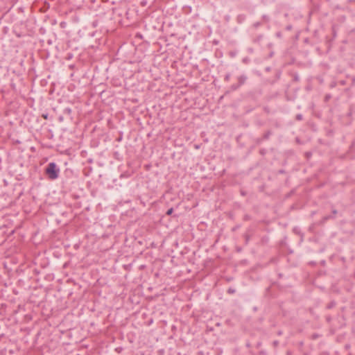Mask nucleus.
Here are the masks:
<instances>
[{
  "label": "nucleus",
  "instance_id": "1",
  "mask_svg": "<svg viewBox=\"0 0 355 355\" xmlns=\"http://www.w3.org/2000/svg\"><path fill=\"white\" fill-rule=\"evenodd\" d=\"M60 169L55 162H50L44 168V174L50 180H57L60 176Z\"/></svg>",
  "mask_w": 355,
  "mask_h": 355
},
{
  "label": "nucleus",
  "instance_id": "2",
  "mask_svg": "<svg viewBox=\"0 0 355 355\" xmlns=\"http://www.w3.org/2000/svg\"><path fill=\"white\" fill-rule=\"evenodd\" d=\"M237 79H238V83L237 84L239 85V86L241 87V85H243L245 83V81L248 79V77H247V76L243 74V75H241V76H239Z\"/></svg>",
  "mask_w": 355,
  "mask_h": 355
},
{
  "label": "nucleus",
  "instance_id": "3",
  "mask_svg": "<svg viewBox=\"0 0 355 355\" xmlns=\"http://www.w3.org/2000/svg\"><path fill=\"white\" fill-rule=\"evenodd\" d=\"M271 135H272V132L270 130H268L267 132H266L264 133L261 140H267V139H268Z\"/></svg>",
  "mask_w": 355,
  "mask_h": 355
},
{
  "label": "nucleus",
  "instance_id": "4",
  "mask_svg": "<svg viewBox=\"0 0 355 355\" xmlns=\"http://www.w3.org/2000/svg\"><path fill=\"white\" fill-rule=\"evenodd\" d=\"M262 38H263V35H258L257 37H256L255 38L253 39V42L259 43V42H261Z\"/></svg>",
  "mask_w": 355,
  "mask_h": 355
},
{
  "label": "nucleus",
  "instance_id": "5",
  "mask_svg": "<svg viewBox=\"0 0 355 355\" xmlns=\"http://www.w3.org/2000/svg\"><path fill=\"white\" fill-rule=\"evenodd\" d=\"M71 113V109L70 107H66L63 110V114L70 115Z\"/></svg>",
  "mask_w": 355,
  "mask_h": 355
},
{
  "label": "nucleus",
  "instance_id": "6",
  "mask_svg": "<svg viewBox=\"0 0 355 355\" xmlns=\"http://www.w3.org/2000/svg\"><path fill=\"white\" fill-rule=\"evenodd\" d=\"M239 87H240L239 85H238V84H233V85H231V87H230V89H231L232 91H236V90H237Z\"/></svg>",
  "mask_w": 355,
  "mask_h": 355
},
{
  "label": "nucleus",
  "instance_id": "7",
  "mask_svg": "<svg viewBox=\"0 0 355 355\" xmlns=\"http://www.w3.org/2000/svg\"><path fill=\"white\" fill-rule=\"evenodd\" d=\"M262 19H263L265 22H268V21H269V20H270V18H269V17H268V15H263L262 16Z\"/></svg>",
  "mask_w": 355,
  "mask_h": 355
},
{
  "label": "nucleus",
  "instance_id": "8",
  "mask_svg": "<svg viewBox=\"0 0 355 355\" xmlns=\"http://www.w3.org/2000/svg\"><path fill=\"white\" fill-rule=\"evenodd\" d=\"M250 61V58H248V57H245V58H243V60H242V62L244 63V64H248L249 63Z\"/></svg>",
  "mask_w": 355,
  "mask_h": 355
},
{
  "label": "nucleus",
  "instance_id": "9",
  "mask_svg": "<svg viewBox=\"0 0 355 355\" xmlns=\"http://www.w3.org/2000/svg\"><path fill=\"white\" fill-rule=\"evenodd\" d=\"M261 25V23L259 22V21H257V22H255L253 24V27L254 28H257L258 27H259Z\"/></svg>",
  "mask_w": 355,
  "mask_h": 355
},
{
  "label": "nucleus",
  "instance_id": "10",
  "mask_svg": "<svg viewBox=\"0 0 355 355\" xmlns=\"http://www.w3.org/2000/svg\"><path fill=\"white\" fill-rule=\"evenodd\" d=\"M173 212V209L170 208L169 209L167 210L166 215H168V216L171 215Z\"/></svg>",
  "mask_w": 355,
  "mask_h": 355
},
{
  "label": "nucleus",
  "instance_id": "11",
  "mask_svg": "<svg viewBox=\"0 0 355 355\" xmlns=\"http://www.w3.org/2000/svg\"><path fill=\"white\" fill-rule=\"evenodd\" d=\"M230 76H231L230 73H227L225 76V80L229 81L230 79Z\"/></svg>",
  "mask_w": 355,
  "mask_h": 355
},
{
  "label": "nucleus",
  "instance_id": "12",
  "mask_svg": "<svg viewBox=\"0 0 355 355\" xmlns=\"http://www.w3.org/2000/svg\"><path fill=\"white\" fill-rule=\"evenodd\" d=\"M302 115L301 114H298L296 115V119L298 121H301L302 119Z\"/></svg>",
  "mask_w": 355,
  "mask_h": 355
},
{
  "label": "nucleus",
  "instance_id": "13",
  "mask_svg": "<svg viewBox=\"0 0 355 355\" xmlns=\"http://www.w3.org/2000/svg\"><path fill=\"white\" fill-rule=\"evenodd\" d=\"M335 304H336L335 302H331L330 304H328L327 308L328 309H331L332 307H334L335 306Z\"/></svg>",
  "mask_w": 355,
  "mask_h": 355
},
{
  "label": "nucleus",
  "instance_id": "14",
  "mask_svg": "<svg viewBox=\"0 0 355 355\" xmlns=\"http://www.w3.org/2000/svg\"><path fill=\"white\" fill-rule=\"evenodd\" d=\"M254 51L253 49L252 48H248V52L250 53H252Z\"/></svg>",
  "mask_w": 355,
  "mask_h": 355
},
{
  "label": "nucleus",
  "instance_id": "15",
  "mask_svg": "<svg viewBox=\"0 0 355 355\" xmlns=\"http://www.w3.org/2000/svg\"><path fill=\"white\" fill-rule=\"evenodd\" d=\"M235 292L234 289H232V288H229L228 289V293H234Z\"/></svg>",
  "mask_w": 355,
  "mask_h": 355
},
{
  "label": "nucleus",
  "instance_id": "16",
  "mask_svg": "<svg viewBox=\"0 0 355 355\" xmlns=\"http://www.w3.org/2000/svg\"><path fill=\"white\" fill-rule=\"evenodd\" d=\"M331 216H327L325 217H324V220H329V218H331Z\"/></svg>",
  "mask_w": 355,
  "mask_h": 355
},
{
  "label": "nucleus",
  "instance_id": "17",
  "mask_svg": "<svg viewBox=\"0 0 355 355\" xmlns=\"http://www.w3.org/2000/svg\"><path fill=\"white\" fill-rule=\"evenodd\" d=\"M292 28V26L291 25L286 26V30H291Z\"/></svg>",
  "mask_w": 355,
  "mask_h": 355
},
{
  "label": "nucleus",
  "instance_id": "18",
  "mask_svg": "<svg viewBox=\"0 0 355 355\" xmlns=\"http://www.w3.org/2000/svg\"><path fill=\"white\" fill-rule=\"evenodd\" d=\"M278 343H278V341H277V340H275V341H274V342H273V345H274L275 346H277V345H278Z\"/></svg>",
  "mask_w": 355,
  "mask_h": 355
},
{
  "label": "nucleus",
  "instance_id": "19",
  "mask_svg": "<svg viewBox=\"0 0 355 355\" xmlns=\"http://www.w3.org/2000/svg\"><path fill=\"white\" fill-rule=\"evenodd\" d=\"M332 213H333L334 215H336L337 214V211L336 209H334L332 211Z\"/></svg>",
  "mask_w": 355,
  "mask_h": 355
},
{
  "label": "nucleus",
  "instance_id": "20",
  "mask_svg": "<svg viewBox=\"0 0 355 355\" xmlns=\"http://www.w3.org/2000/svg\"><path fill=\"white\" fill-rule=\"evenodd\" d=\"M294 79H295V80H296V81L299 80V78H298V76H295L294 77Z\"/></svg>",
  "mask_w": 355,
  "mask_h": 355
},
{
  "label": "nucleus",
  "instance_id": "21",
  "mask_svg": "<svg viewBox=\"0 0 355 355\" xmlns=\"http://www.w3.org/2000/svg\"><path fill=\"white\" fill-rule=\"evenodd\" d=\"M280 35H281L280 33H277V36L280 37Z\"/></svg>",
  "mask_w": 355,
  "mask_h": 355
},
{
  "label": "nucleus",
  "instance_id": "22",
  "mask_svg": "<svg viewBox=\"0 0 355 355\" xmlns=\"http://www.w3.org/2000/svg\"><path fill=\"white\" fill-rule=\"evenodd\" d=\"M260 345H261V343H257V347H259Z\"/></svg>",
  "mask_w": 355,
  "mask_h": 355
},
{
  "label": "nucleus",
  "instance_id": "23",
  "mask_svg": "<svg viewBox=\"0 0 355 355\" xmlns=\"http://www.w3.org/2000/svg\"><path fill=\"white\" fill-rule=\"evenodd\" d=\"M272 55H273V53L272 52V53H270V57H272Z\"/></svg>",
  "mask_w": 355,
  "mask_h": 355
},
{
  "label": "nucleus",
  "instance_id": "24",
  "mask_svg": "<svg viewBox=\"0 0 355 355\" xmlns=\"http://www.w3.org/2000/svg\"><path fill=\"white\" fill-rule=\"evenodd\" d=\"M246 345H247L248 347H250V346L249 343H247Z\"/></svg>",
  "mask_w": 355,
  "mask_h": 355
}]
</instances>
